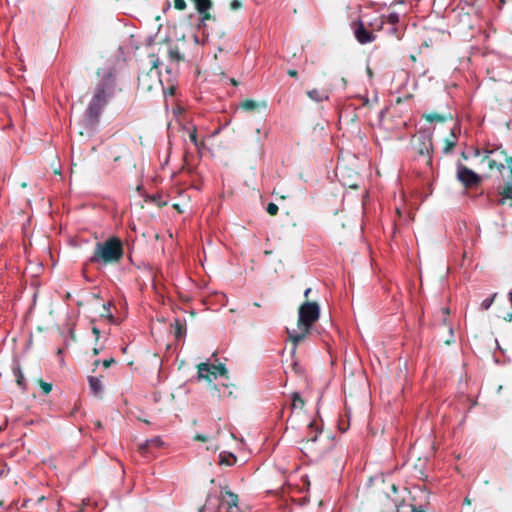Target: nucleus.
Here are the masks:
<instances>
[{
	"label": "nucleus",
	"instance_id": "obj_1",
	"mask_svg": "<svg viewBox=\"0 0 512 512\" xmlns=\"http://www.w3.org/2000/svg\"><path fill=\"white\" fill-rule=\"evenodd\" d=\"M301 451L311 460H319L334 447V438L319 429L316 421L309 422Z\"/></svg>",
	"mask_w": 512,
	"mask_h": 512
},
{
	"label": "nucleus",
	"instance_id": "obj_2",
	"mask_svg": "<svg viewBox=\"0 0 512 512\" xmlns=\"http://www.w3.org/2000/svg\"><path fill=\"white\" fill-rule=\"evenodd\" d=\"M114 91L115 82L112 75L103 77L96 85L93 96L85 111V119L90 125H95L99 122L104 108L114 95Z\"/></svg>",
	"mask_w": 512,
	"mask_h": 512
},
{
	"label": "nucleus",
	"instance_id": "obj_3",
	"mask_svg": "<svg viewBox=\"0 0 512 512\" xmlns=\"http://www.w3.org/2000/svg\"><path fill=\"white\" fill-rule=\"evenodd\" d=\"M320 317V307L316 302L306 301L302 303L298 309L297 330L287 329L288 339L293 343V352L297 345L302 342L310 333L313 324Z\"/></svg>",
	"mask_w": 512,
	"mask_h": 512
},
{
	"label": "nucleus",
	"instance_id": "obj_4",
	"mask_svg": "<svg viewBox=\"0 0 512 512\" xmlns=\"http://www.w3.org/2000/svg\"><path fill=\"white\" fill-rule=\"evenodd\" d=\"M124 256L123 243L116 236L109 237L105 241L97 242L93 254L88 262L106 266L119 263Z\"/></svg>",
	"mask_w": 512,
	"mask_h": 512
},
{
	"label": "nucleus",
	"instance_id": "obj_5",
	"mask_svg": "<svg viewBox=\"0 0 512 512\" xmlns=\"http://www.w3.org/2000/svg\"><path fill=\"white\" fill-rule=\"evenodd\" d=\"M203 512H241L238 506V496L229 490L222 491L219 497L207 499Z\"/></svg>",
	"mask_w": 512,
	"mask_h": 512
},
{
	"label": "nucleus",
	"instance_id": "obj_6",
	"mask_svg": "<svg viewBox=\"0 0 512 512\" xmlns=\"http://www.w3.org/2000/svg\"><path fill=\"white\" fill-rule=\"evenodd\" d=\"M414 150L419 157L424 158L426 165L432 164L433 138L430 132H419L415 137Z\"/></svg>",
	"mask_w": 512,
	"mask_h": 512
},
{
	"label": "nucleus",
	"instance_id": "obj_7",
	"mask_svg": "<svg viewBox=\"0 0 512 512\" xmlns=\"http://www.w3.org/2000/svg\"><path fill=\"white\" fill-rule=\"evenodd\" d=\"M456 179L466 189H473L482 182V177L478 173L474 172L460 161L456 164Z\"/></svg>",
	"mask_w": 512,
	"mask_h": 512
},
{
	"label": "nucleus",
	"instance_id": "obj_8",
	"mask_svg": "<svg viewBox=\"0 0 512 512\" xmlns=\"http://www.w3.org/2000/svg\"><path fill=\"white\" fill-rule=\"evenodd\" d=\"M226 373L227 370L223 364L215 365L205 362L198 365V379H205L211 382L212 379L224 376Z\"/></svg>",
	"mask_w": 512,
	"mask_h": 512
},
{
	"label": "nucleus",
	"instance_id": "obj_9",
	"mask_svg": "<svg viewBox=\"0 0 512 512\" xmlns=\"http://www.w3.org/2000/svg\"><path fill=\"white\" fill-rule=\"evenodd\" d=\"M351 28L356 40L360 44H367L373 42L376 39L375 34L369 31L361 20L353 21Z\"/></svg>",
	"mask_w": 512,
	"mask_h": 512
},
{
	"label": "nucleus",
	"instance_id": "obj_10",
	"mask_svg": "<svg viewBox=\"0 0 512 512\" xmlns=\"http://www.w3.org/2000/svg\"><path fill=\"white\" fill-rule=\"evenodd\" d=\"M163 442L160 437H154L146 440L144 443L139 445V451L142 455L147 456L152 448H160Z\"/></svg>",
	"mask_w": 512,
	"mask_h": 512
},
{
	"label": "nucleus",
	"instance_id": "obj_11",
	"mask_svg": "<svg viewBox=\"0 0 512 512\" xmlns=\"http://www.w3.org/2000/svg\"><path fill=\"white\" fill-rule=\"evenodd\" d=\"M171 329L176 340L183 338L186 334V324L181 319H175L171 324Z\"/></svg>",
	"mask_w": 512,
	"mask_h": 512
},
{
	"label": "nucleus",
	"instance_id": "obj_12",
	"mask_svg": "<svg viewBox=\"0 0 512 512\" xmlns=\"http://www.w3.org/2000/svg\"><path fill=\"white\" fill-rule=\"evenodd\" d=\"M307 96L315 102H323L329 99L328 93L320 91L318 89H312L307 91Z\"/></svg>",
	"mask_w": 512,
	"mask_h": 512
},
{
	"label": "nucleus",
	"instance_id": "obj_13",
	"mask_svg": "<svg viewBox=\"0 0 512 512\" xmlns=\"http://www.w3.org/2000/svg\"><path fill=\"white\" fill-rule=\"evenodd\" d=\"M194 3L195 9L198 13L210 10L213 6L212 0H191Z\"/></svg>",
	"mask_w": 512,
	"mask_h": 512
},
{
	"label": "nucleus",
	"instance_id": "obj_14",
	"mask_svg": "<svg viewBox=\"0 0 512 512\" xmlns=\"http://www.w3.org/2000/svg\"><path fill=\"white\" fill-rule=\"evenodd\" d=\"M88 382H89V387L93 394H95V395L101 394V392L103 390V386H102V383L99 378L90 376L88 378Z\"/></svg>",
	"mask_w": 512,
	"mask_h": 512
},
{
	"label": "nucleus",
	"instance_id": "obj_15",
	"mask_svg": "<svg viewBox=\"0 0 512 512\" xmlns=\"http://www.w3.org/2000/svg\"><path fill=\"white\" fill-rule=\"evenodd\" d=\"M258 107L259 103L251 99L244 100L239 104V108L247 112L255 111Z\"/></svg>",
	"mask_w": 512,
	"mask_h": 512
},
{
	"label": "nucleus",
	"instance_id": "obj_16",
	"mask_svg": "<svg viewBox=\"0 0 512 512\" xmlns=\"http://www.w3.org/2000/svg\"><path fill=\"white\" fill-rule=\"evenodd\" d=\"M445 143H446L445 147L443 148V152L444 153H449L456 146V144H457V136L455 135L453 129H451V136H450V138H447Z\"/></svg>",
	"mask_w": 512,
	"mask_h": 512
},
{
	"label": "nucleus",
	"instance_id": "obj_17",
	"mask_svg": "<svg viewBox=\"0 0 512 512\" xmlns=\"http://www.w3.org/2000/svg\"><path fill=\"white\" fill-rule=\"evenodd\" d=\"M396 512H426L421 507L416 508L415 506L411 504H400L396 506Z\"/></svg>",
	"mask_w": 512,
	"mask_h": 512
},
{
	"label": "nucleus",
	"instance_id": "obj_18",
	"mask_svg": "<svg viewBox=\"0 0 512 512\" xmlns=\"http://www.w3.org/2000/svg\"><path fill=\"white\" fill-rule=\"evenodd\" d=\"M304 404H305L304 400L302 399L300 394L298 392H294L292 394V403H291L292 410L297 409V408L302 409L304 407Z\"/></svg>",
	"mask_w": 512,
	"mask_h": 512
},
{
	"label": "nucleus",
	"instance_id": "obj_19",
	"mask_svg": "<svg viewBox=\"0 0 512 512\" xmlns=\"http://www.w3.org/2000/svg\"><path fill=\"white\" fill-rule=\"evenodd\" d=\"M189 139L190 141L194 144V146L196 148H200L202 146H204V142L203 141H198V136H197V129L196 127H192V129L189 131Z\"/></svg>",
	"mask_w": 512,
	"mask_h": 512
},
{
	"label": "nucleus",
	"instance_id": "obj_20",
	"mask_svg": "<svg viewBox=\"0 0 512 512\" xmlns=\"http://www.w3.org/2000/svg\"><path fill=\"white\" fill-rule=\"evenodd\" d=\"M500 195L503 197L502 200H500V203H504V199H512V182L509 181L503 190L500 192Z\"/></svg>",
	"mask_w": 512,
	"mask_h": 512
},
{
	"label": "nucleus",
	"instance_id": "obj_21",
	"mask_svg": "<svg viewBox=\"0 0 512 512\" xmlns=\"http://www.w3.org/2000/svg\"><path fill=\"white\" fill-rule=\"evenodd\" d=\"M423 117L428 121V122H443L445 120V117L443 115H440L438 113H428V114H424Z\"/></svg>",
	"mask_w": 512,
	"mask_h": 512
},
{
	"label": "nucleus",
	"instance_id": "obj_22",
	"mask_svg": "<svg viewBox=\"0 0 512 512\" xmlns=\"http://www.w3.org/2000/svg\"><path fill=\"white\" fill-rule=\"evenodd\" d=\"M236 462V457L232 454H229L228 456H224L220 454V464H226L228 466H232Z\"/></svg>",
	"mask_w": 512,
	"mask_h": 512
},
{
	"label": "nucleus",
	"instance_id": "obj_23",
	"mask_svg": "<svg viewBox=\"0 0 512 512\" xmlns=\"http://www.w3.org/2000/svg\"><path fill=\"white\" fill-rule=\"evenodd\" d=\"M169 56L172 60L180 61L183 59L182 54L180 53L178 48H170L169 49Z\"/></svg>",
	"mask_w": 512,
	"mask_h": 512
},
{
	"label": "nucleus",
	"instance_id": "obj_24",
	"mask_svg": "<svg viewBox=\"0 0 512 512\" xmlns=\"http://www.w3.org/2000/svg\"><path fill=\"white\" fill-rule=\"evenodd\" d=\"M496 295L497 294L495 293L491 297L484 299L481 303V309L488 310L491 307V305L493 304V301H494Z\"/></svg>",
	"mask_w": 512,
	"mask_h": 512
},
{
	"label": "nucleus",
	"instance_id": "obj_25",
	"mask_svg": "<svg viewBox=\"0 0 512 512\" xmlns=\"http://www.w3.org/2000/svg\"><path fill=\"white\" fill-rule=\"evenodd\" d=\"M200 15V24L205 25L206 21L214 19L211 15L210 10H206L205 12L198 13Z\"/></svg>",
	"mask_w": 512,
	"mask_h": 512
},
{
	"label": "nucleus",
	"instance_id": "obj_26",
	"mask_svg": "<svg viewBox=\"0 0 512 512\" xmlns=\"http://www.w3.org/2000/svg\"><path fill=\"white\" fill-rule=\"evenodd\" d=\"M278 210L279 207L273 202L269 203L266 207L267 213L270 214L271 216H275L278 213Z\"/></svg>",
	"mask_w": 512,
	"mask_h": 512
},
{
	"label": "nucleus",
	"instance_id": "obj_27",
	"mask_svg": "<svg viewBox=\"0 0 512 512\" xmlns=\"http://www.w3.org/2000/svg\"><path fill=\"white\" fill-rule=\"evenodd\" d=\"M39 385L43 391L44 394H49L52 390V384L47 383L43 380H39Z\"/></svg>",
	"mask_w": 512,
	"mask_h": 512
},
{
	"label": "nucleus",
	"instance_id": "obj_28",
	"mask_svg": "<svg viewBox=\"0 0 512 512\" xmlns=\"http://www.w3.org/2000/svg\"><path fill=\"white\" fill-rule=\"evenodd\" d=\"M488 167H489L490 169H494V168H496V169H498L499 171H501V170L505 167V165H504V164H502V163H497V162H496L495 160H493V159H488Z\"/></svg>",
	"mask_w": 512,
	"mask_h": 512
},
{
	"label": "nucleus",
	"instance_id": "obj_29",
	"mask_svg": "<svg viewBox=\"0 0 512 512\" xmlns=\"http://www.w3.org/2000/svg\"><path fill=\"white\" fill-rule=\"evenodd\" d=\"M174 7L177 10L183 11L187 8L185 0H174Z\"/></svg>",
	"mask_w": 512,
	"mask_h": 512
},
{
	"label": "nucleus",
	"instance_id": "obj_30",
	"mask_svg": "<svg viewBox=\"0 0 512 512\" xmlns=\"http://www.w3.org/2000/svg\"><path fill=\"white\" fill-rule=\"evenodd\" d=\"M241 7H242V3H241V1H240V0H232V1L230 2V8H231L232 10H238V9H240Z\"/></svg>",
	"mask_w": 512,
	"mask_h": 512
},
{
	"label": "nucleus",
	"instance_id": "obj_31",
	"mask_svg": "<svg viewBox=\"0 0 512 512\" xmlns=\"http://www.w3.org/2000/svg\"><path fill=\"white\" fill-rule=\"evenodd\" d=\"M506 167L509 169V181L512 182V157L506 159Z\"/></svg>",
	"mask_w": 512,
	"mask_h": 512
},
{
	"label": "nucleus",
	"instance_id": "obj_32",
	"mask_svg": "<svg viewBox=\"0 0 512 512\" xmlns=\"http://www.w3.org/2000/svg\"><path fill=\"white\" fill-rule=\"evenodd\" d=\"M292 369L293 371L296 373V374H302L303 373V369L302 367L297 363V362H294L292 364Z\"/></svg>",
	"mask_w": 512,
	"mask_h": 512
},
{
	"label": "nucleus",
	"instance_id": "obj_33",
	"mask_svg": "<svg viewBox=\"0 0 512 512\" xmlns=\"http://www.w3.org/2000/svg\"><path fill=\"white\" fill-rule=\"evenodd\" d=\"M398 19H399V17H398V15H397L396 13H391V14L388 16V20H389V22H390V23H392V24L397 23V22H398Z\"/></svg>",
	"mask_w": 512,
	"mask_h": 512
},
{
	"label": "nucleus",
	"instance_id": "obj_34",
	"mask_svg": "<svg viewBox=\"0 0 512 512\" xmlns=\"http://www.w3.org/2000/svg\"><path fill=\"white\" fill-rule=\"evenodd\" d=\"M114 362H115L114 358H109V359H105V360L102 362V365H103L105 368H108V367H110Z\"/></svg>",
	"mask_w": 512,
	"mask_h": 512
},
{
	"label": "nucleus",
	"instance_id": "obj_35",
	"mask_svg": "<svg viewBox=\"0 0 512 512\" xmlns=\"http://www.w3.org/2000/svg\"><path fill=\"white\" fill-rule=\"evenodd\" d=\"M288 75L296 78L298 76V72L296 70L290 69L288 70Z\"/></svg>",
	"mask_w": 512,
	"mask_h": 512
},
{
	"label": "nucleus",
	"instance_id": "obj_36",
	"mask_svg": "<svg viewBox=\"0 0 512 512\" xmlns=\"http://www.w3.org/2000/svg\"><path fill=\"white\" fill-rule=\"evenodd\" d=\"M92 332H93V334L96 336V338L98 339L99 334H100L99 329H98L97 327H93V328H92Z\"/></svg>",
	"mask_w": 512,
	"mask_h": 512
},
{
	"label": "nucleus",
	"instance_id": "obj_37",
	"mask_svg": "<svg viewBox=\"0 0 512 512\" xmlns=\"http://www.w3.org/2000/svg\"><path fill=\"white\" fill-rule=\"evenodd\" d=\"M22 381H23V376L21 375V373L19 372V376H18V379H17V383L18 385H22Z\"/></svg>",
	"mask_w": 512,
	"mask_h": 512
},
{
	"label": "nucleus",
	"instance_id": "obj_38",
	"mask_svg": "<svg viewBox=\"0 0 512 512\" xmlns=\"http://www.w3.org/2000/svg\"><path fill=\"white\" fill-rule=\"evenodd\" d=\"M196 439L197 440H201V441H206L207 440V438L205 436H202V435H197Z\"/></svg>",
	"mask_w": 512,
	"mask_h": 512
},
{
	"label": "nucleus",
	"instance_id": "obj_39",
	"mask_svg": "<svg viewBox=\"0 0 512 512\" xmlns=\"http://www.w3.org/2000/svg\"><path fill=\"white\" fill-rule=\"evenodd\" d=\"M467 4L474 5L478 0H465Z\"/></svg>",
	"mask_w": 512,
	"mask_h": 512
},
{
	"label": "nucleus",
	"instance_id": "obj_40",
	"mask_svg": "<svg viewBox=\"0 0 512 512\" xmlns=\"http://www.w3.org/2000/svg\"><path fill=\"white\" fill-rule=\"evenodd\" d=\"M311 292V288H307L304 292V296L308 297L309 293Z\"/></svg>",
	"mask_w": 512,
	"mask_h": 512
},
{
	"label": "nucleus",
	"instance_id": "obj_41",
	"mask_svg": "<svg viewBox=\"0 0 512 512\" xmlns=\"http://www.w3.org/2000/svg\"><path fill=\"white\" fill-rule=\"evenodd\" d=\"M46 498L44 496H41L38 498V501L37 503L40 504L41 502H43Z\"/></svg>",
	"mask_w": 512,
	"mask_h": 512
},
{
	"label": "nucleus",
	"instance_id": "obj_42",
	"mask_svg": "<svg viewBox=\"0 0 512 512\" xmlns=\"http://www.w3.org/2000/svg\"><path fill=\"white\" fill-rule=\"evenodd\" d=\"M257 142H258V145H259L260 147H262V146H263V141H262L260 138H258Z\"/></svg>",
	"mask_w": 512,
	"mask_h": 512
},
{
	"label": "nucleus",
	"instance_id": "obj_43",
	"mask_svg": "<svg viewBox=\"0 0 512 512\" xmlns=\"http://www.w3.org/2000/svg\"><path fill=\"white\" fill-rule=\"evenodd\" d=\"M93 354H94V355L99 354V349H98V348H94V349H93Z\"/></svg>",
	"mask_w": 512,
	"mask_h": 512
},
{
	"label": "nucleus",
	"instance_id": "obj_44",
	"mask_svg": "<svg viewBox=\"0 0 512 512\" xmlns=\"http://www.w3.org/2000/svg\"><path fill=\"white\" fill-rule=\"evenodd\" d=\"M109 307H110V303L104 304V309H106L107 311H109Z\"/></svg>",
	"mask_w": 512,
	"mask_h": 512
},
{
	"label": "nucleus",
	"instance_id": "obj_45",
	"mask_svg": "<svg viewBox=\"0 0 512 512\" xmlns=\"http://www.w3.org/2000/svg\"><path fill=\"white\" fill-rule=\"evenodd\" d=\"M462 157H463L464 159H468V156L465 154V152H462Z\"/></svg>",
	"mask_w": 512,
	"mask_h": 512
},
{
	"label": "nucleus",
	"instance_id": "obj_46",
	"mask_svg": "<svg viewBox=\"0 0 512 512\" xmlns=\"http://www.w3.org/2000/svg\"><path fill=\"white\" fill-rule=\"evenodd\" d=\"M99 363H100V361H99V360H95L94 365H95V366H98V365H99Z\"/></svg>",
	"mask_w": 512,
	"mask_h": 512
},
{
	"label": "nucleus",
	"instance_id": "obj_47",
	"mask_svg": "<svg viewBox=\"0 0 512 512\" xmlns=\"http://www.w3.org/2000/svg\"><path fill=\"white\" fill-rule=\"evenodd\" d=\"M254 306H256V307H260V303H258V302H254Z\"/></svg>",
	"mask_w": 512,
	"mask_h": 512
},
{
	"label": "nucleus",
	"instance_id": "obj_48",
	"mask_svg": "<svg viewBox=\"0 0 512 512\" xmlns=\"http://www.w3.org/2000/svg\"><path fill=\"white\" fill-rule=\"evenodd\" d=\"M442 311H443V313H445V314H448V313H449L448 309H443Z\"/></svg>",
	"mask_w": 512,
	"mask_h": 512
},
{
	"label": "nucleus",
	"instance_id": "obj_49",
	"mask_svg": "<svg viewBox=\"0 0 512 512\" xmlns=\"http://www.w3.org/2000/svg\"><path fill=\"white\" fill-rule=\"evenodd\" d=\"M382 25H383V21L380 20L379 29L382 27Z\"/></svg>",
	"mask_w": 512,
	"mask_h": 512
},
{
	"label": "nucleus",
	"instance_id": "obj_50",
	"mask_svg": "<svg viewBox=\"0 0 512 512\" xmlns=\"http://www.w3.org/2000/svg\"><path fill=\"white\" fill-rule=\"evenodd\" d=\"M501 1L503 2L504 0H501Z\"/></svg>",
	"mask_w": 512,
	"mask_h": 512
}]
</instances>
